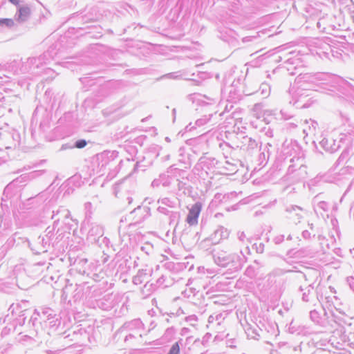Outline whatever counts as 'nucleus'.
Segmentation results:
<instances>
[{
  "label": "nucleus",
  "instance_id": "obj_1",
  "mask_svg": "<svg viewBox=\"0 0 354 354\" xmlns=\"http://www.w3.org/2000/svg\"><path fill=\"white\" fill-rule=\"evenodd\" d=\"M211 252L214 263L218 266L226 268L231 273L241 270L247 261V257L242 251L236 253L224 250L214 249L211 250Z\"/></svg>",
  "mask_w": 354,
  "mask_h": 354
},
{
  "label": "nucleus",
  "instance_id": "obj_2",
  "mask_svg": "<svg viewBox=\"0 0 354 354\" xmlns=\"http://www.w3.org/2000/svg\"><path fill=\"white\" fill-rule=\"evenodd\" d=\"M55 55V49L50 48L39 57H29L23 62L20 70L23 73L37 75L40 73V68L53 59Z\"/></svg>",
  "mask_w": 354,
  "mask_h": 354
},
{
  "label": "nucleus",
  "instance_id": "obj_3",
  "mask_svg": "<svg viewBox=\"0 0 354 354\" xmlns=\"http://www.w3.org/2000/svg\"><path fill=\"white\" fill-rule=\"evenodd\" d=\"M299 158H291L284 180L290 183H298L308 177L307 167Z\"/></svg>",
  "mask_w": 354,
  "mask_h": 354
},
{
  "label": "nucleus",
  "instance_id": "obj_4",
  "mask_svg": "<svg viewBox=\"0 0 354 354\" xmlns=\"http://www.w3.org/2000/svg\"><path fill=\"white\" fill-rule=\"evenodd\" d=\"M329 39L328 37L314 39L310 46L311 53L317 55L322 59H328L332 52L331 46L328 43Z\"/></svg>",
  "mask_w": 354,
  "mask_h": 354
},
{
  "label": "nucleus",
  "instance_id": "obj_5",
  "mask_svg": "<svg viewBox=\"0 0 354 354\" xmlns=\"http://www.w3.org/2000/svg\"><path fill=\"white\" fill-rule=\"evenodd\" d=\"M151 214V209L147 206L138 205L137 207L132 210L129 215V219L131 222L129 223L127 227L129 229H132L140 224H141L146 218Z\"/></svg>",
  "mask_w": 354,
  "mask_h": 354
},
{
  "label": "nucleus",
  "instance_id": "obj_6",
  "mask_svg": "<svg viewBox=\"0 0 354 354\" xmlns=\"http://www.w3.org/2000/svg\"><path fill=\"white\" fill-rule=\"evenodd\" d=\"M329 323L331 326H328V330L335 329L338 326L342 327L348 326L352 327L354 319L351 317L346 315L345 313L338 312V313H330Z\"/></svg>",
  "mask_w": 354,
  "mask_h": 354
},
{
  "label": "nucleus",
  "instance_id": "obj_7",
  "mask_svg": "<svg viewBox=\"0 0 354 354\" xmlns=\"http://www.w3.org/2000/svg\"><path fill=\"white\" fill-rule=\"evenodd\" d=\"M227 315L225 312H223L215 313L209 315L207 320V328L211 331L218 333L223 332L225 328L224 322Z\"/></svg>",
  "mask_w": 354,
  "mask_h": 354
},
{
  "label": "nucleus",
  "instance_id": "obj_8",
  "mask_svg": "<svg viewBox=\"0 0 354 354\" xmlns=\"http://www.w3.org/2000/svg\"><path fill=\"white\" fill-rule=\"evenodd\" d=\"M346 137V136L344 134H340L336 138L333 136H328L323 138L319 144L326 151L335 153L341 147V145L344 142Z\"/></svg>",
  "mask_w": 354,
  "mask_h": 354
},
{
  "label": "nucleus",
  "instance_id": "obj_9",
  "mask_svg": "<svg viewBox=\"0 0 354 354\" xmlns=\"http://www.w3.org/2000/svg\"><path fill=\"white\" fill-rule=\"evenodd\" d=\"M322 312L317 310H312L310 311V319L316 325L328 330V326H331L329 323L330 313L326 311L324 308H322Z\"/></svg>",
  "mask_w": 354,
  "mask_h": 354
},
{
  "label": "nucleus",
  "instance_id": "obj_10",
  "mask_svg": "<svg viewBox=\"0 0 354 354\" xmlns=\"http://www.w3.org/2000/svg\"><path fill=\"white\" fill-rule=\"evenodd\" d=\"M219 163V161L215 158L204 155L199 158L198 162L194 167V169L198 171V175L200 174L199 172L203 171L207 174L209 171H211L214 168L217 167V165Z\"/></svg>",
  "mask_w": 354,
  "mask_h": 354
},
{
  "label": "nucleus",
  "instance_id": "obj_11",
  "mask_svg": "<svg viewBox=\"0 0 354 354\" xmlns=\"http://www.w3.org/2000/svg\"><path fill=\"white\" fill-rule=\"evenodd\" d=\"M298 292L300 293L302 301L310 303L313 306L319 301L317 292L313 284L301 285Z\"/></svg>",
  "mask_w": 354,
  "mask_h": 354
},
{
  "label": "nucleus",
  "instance_id": "obj_12",
  "mask_svg": "<svg viewBox=\"0 0 354 354\" xmlns=\"http://www.w3.org/2000/svg\"><path fill=\"white\" fill-rule=\"evenodd\" d=\"M60 223V218H57L54 221L53 225L52 227H48L45 230V235L44 236L46 240H48L50 245L54 247L59 240L62 239V231L58 234L60 231L58 225Z\"/></svg>",
  "mask_w": 354,
  "mask_h": 354
},
{
  "label": "nucleus",
  "instance_id": "obj_13",
  "mask_svg": "<svg viewBox=\"0 0 354 354\" xmlns=\"http://www.w3.org/2000/svg\"><path fill=\"white\" fill-rule=\"evenodd\" d=\"M229 231L225 228L224 227H219L216 230H215L214 233L211 236V237L205 239L201 243V247L205 248L206 246H208L212 244H217L222 239H225L229 236Z\"/></svg>",
  "mask_w": 354,
  "mask_h": 354
},
{
  "label": "nucleus",
  "instance_id": "obj_14",
  "mask_svg": "<svg viewBox=\"0 0 354 354\" xmlns=\"http://www.w3.org/2000/svg\"><path fill=\"white\" fill-rule=\"evenodd\" d=\"M118 298L113 294L104 295L102 299L96 301L97 306L103 310H111L118 304Z\"/></svg>",
  "mask_w": 354,
  "mask_h": 354
},
{
  "label": "nucleus",
  "instance_id": "obj_15",
  "mask_svg": "<svg viewBox=\"0 0 354 354\" xmlns=\"http://www.w3.org/2000/svg\"><path fill=\"white\" fill-rule=\"evenodd\" d=\"M50 245L48 240L43 236H39L35 243H31L30 250L34 254H39L48 252Z\"/></svg>",
  "mask_w": 354,
  "mask_h": 354
},
{
  "label": "nucleus",
  "instance_id": "obj_16",
  "mask_svg": "<svg viewBox=\"0 0 354 354\" xmlns=\"http://www.w3.org/2000/svg\"><path fill=\"white\" fill-rule=\"evenodd\" d=\"M104 229L102 226L97 223H91L87 234V239L91 243L100 242L101 237L103 236Z\"/></svg>",
  "mask_w": 354,
  "mask_h": 354
},
{
  "label": "nucleus",
  "instance_id": "obj_17",
  "mask_svg": "<svg viewBox=\"0 0 354 354\" xmlns=\"http://www.w3.org/2000/svg\"><path fill=\"white\" fill-rule=\"evenodd\" d=\"M153 274V269L145 266L139 269L136 275L133 277L132 282L134 285H140L144 282L149 281V277Z\"/></svg>",
  "mask_w": 354,
  "mask_h": 354
},
{
  "label": "nucleus",
  "instance_id": "obj_18",
  "mask_svg": "<svg viewBox=\"0 0 354 354\" xmlns=\"http://www.w3.org/2000/svg\"><path fill=\"white\" fill-rule=\"evenodd\" d=\"M236 148H240L244 151L252 153L254 150L258 148V142L248 136H242L240 144L235 146Z\"/></svg>",
  "mask_w": 354,
  "mask_h": 354
},
{
  "label": "nucleus",
  "instance_id": "obj_19",
  "mask_svg": "<svg viewBox=\"0 0 354 354\" xmlns=\"http://www.w3.org/2000/svg\"><path fill=\"white\" fill-rule=\"evenodd\" d=\"M201 209V203L196 202L189 209V212L186 218V221L189 225H195L198 223V218Z\"/></svg>",
  "mask_w": 354,
  "mask_h": 354
},
{
  "label": "nucleus",
  "instance_id": "obj_20",
  "mask_svg": "<svg viewBox=\"0 0 354 354\" xmlns=\"http://www.w3.org/2000/svg\"><path fill=\"white\" fill-rule=\"evenodd\" d=\"M6 245L8 247H13L14 245H23L26 246L30 249L31 243L28 239L24 236H20L19 233L16 232L12 234L6 241Z\"/></svg>",
  "mask_w": 354,
  "mask_h": 354
},
{
  "label": "nucleus",
  "instance_id": "obj_21",
  "mask_svg": "<svg viewBox=\"0 0 354 354\" xmlns=\"http://www.w3.org/2000/svg\"><path fill=\"white\" fill-rule=\"evenodd\" d=\"M286 212L288 214V217L292 219L295 223H299L303 218L304 209L297 205H290L286 207Z\"/></svg>",
  "mask_w": 354,
  "mask_h": 354
},
{
  "label": "nucleus",
  "instance_id": "obj_22",
  "mask_svg": "<svg viewBox=\"0 0 354 354\" xmlns=\"http://www.w3.org/2000/svg\"><path fill=\"white\" fill-rule=\"evenodd\" d=\"M12 315H16L18 317L16 318V322L19 325H23L25 323L27 315L29 311L27 309L22 310L21 306L19 304H12L9 308Z\"/></svg>",
  "mask_w": 354,
  "mask_h": 354
},
{
  "label": "nucleus",
  "instance_id": "obj_23",
  "mask_svg": "<svg viewBox=\"0 0 354 354\" xmlns=\"http://www.w3.org/2000/svg\"><path fill=\"white\" fill-rule=\"evenodd\" d=\"M53 213L52 218L54 219V221L60 218V221L66 225H70L69 221H73L71 218L69 210L64 207H59L57 211H53Z\"/></svg>",
  "mask_w": 354,
  "mask_h": 354
},
{
  "label": "nucleus",
  "instance_id": "obj_24",
  "mask_svg": "<svg viewBox=\"0 0 354 354\" xmlns=\"http://www.w3.org/2000/svg\"><path fill=\"white\" fill-rule=\"evenodd\" d=\"M18 180H14L4 188L2 201H6L16 195L18 192Z\"/></svg>",
  "mask_w": 354,
  "mask_h": 354
},
{
  "label": "nucleus",
  "instance_id": "obj_25",
  "mask_svg": "<svg viewBox=\"0 0 354 354\" xmlns=\"http://www.w3.org/2000/svg\"><path fill=\"white\" fill-rule=\"evenodd\" d=\"M284 271L281 269H275L271 273L268 275V281L271 286H275L278 287L277 283L280 285L283 283V280L280 277L284 274Z\"/></svg>",
  "mask_w": 354,
  "mask_h": 354
},
{
  "label": "nucleus",
  "instance_id": "obj_26",
  "mask_svg": "<svg viewBox=\"0 0 354 354\" xmlns=\"http://www.w3.org/2000/svg\"><path fill=\"white\" fill-rule=\"evenodd\" d=\"M122 328L127 331H136L141 333L143 330V324L140 319H135L124 323L122 326Z\"/></svg>",
  "mask_w": 354,
  "mask_h": 354
},
{
  "label": "nucleus",
  "instance_id": "obj_27",
  "mask_svg": "<svg viewBox=\"0 0 354 354\" xmlns=\"http://www.w3.org/2000/svg\"><path fill=\"white\" fill-rule=\"evenodd\" d=\"M12 225L11 221L0 214V236L8 234L12 230Z\"/></svg>",
  "mask_w": 354,
  "mask_h": 354
},
{
  "label": "nucleus",
  "instance_id": "obj_28",
  "mask_svg": "<svg viewBox=\"0 0 354 354\" xmlns=\"http://www.w3.org/2000/svg\"><path fill=\"white\" fill-rule=\"evenodd\" d=\"M73 339L80 343L85 344L86 342H91L89 334L82 328L73 330Z\"/></svg>",
  "mask_w": 354,
  "mask_h": 354
},
{
  "label": "nucleus",
  "instance_id": "obj_29",
  "mask_svg": "<svg viewBox=\"0 0 354 354\" xmlns=\"http://www.w3.org/2000/svg\"><path fill=\"white\" fill-rule=\"evenodd\" d=\"M87 262L88 261L86 259H80L76 260L74 263L75 271L82 275H90V270L86 268Z\"/></svg>",
  "mask_w": 354,
  "mask_h": 354
},
{
  "label": "nucleus",
  "instance_id": "obj_30",
  "mask_svg": "<svg viewBox=\"0 0 354 354\" xmlns=\"http://www.w3.org/2000/svg\"><path fill=\"white\" fill-rule=\"evenodd\" d=\"M157 288H166L173 283V280L168 272L162 273L154 282Z\"/></svg>",
  "mask_w": 354,
  "mask_h": 354
},
{
  "label": "nucleus",
  "instance_id": "obj_31",
  "mask_svg": "<svg viewBox=\"0 0 354 354\" xmlns=\"http://www.w3.org/2000/svg\"><path fill=\"white\" fill-rule=\"evenodd\" d=\"M30 8L28 6H21L16 14L17 19L20 22L26 21L30 16Z\"/></svg>",
  "mask_w": 354,
  "mask_h": 354
},
{
  "label": "nucleus",
  "instance_id": "obj_32",
  "mask_svg": "<svg viewBox=\"0 0 354 354\" xmlns=\"http://www.w3.org/2000/svg\"><path fill=\"white\" fill-rule=\"evenodd\" d=\"M329 77L326 73H316L309 75L307 80L315 84H326Z\"/></svg>",
  "mask_w": 354,
  "mask_h": 354
},
{
  "label": "nucleus",
  "instance_id": "obj_33",
  "mask_svg": "<svg viewBox=\"0 0 354 354\" xmlns=\"http://www.w3.org/2000/svg\"><path fill=\"white\" fill-rule=\"evenodd\" d=\"M158 289L154 282L147 281L142 288L140 292L143 297L146 298L153 294Z\"/></svg>",
  "mask_w": 354,
  "mask_h": 354
},
{
  "label": "nucleus",
  "instance_id": "obj_34",
  "mask_svg": "<svg viewBox=\"0 0 354 354\" xmlns=\"http://www.w3.org/2000/svg\"><path fill=\"white\" fill-rule=\"evenodd\" d=\"M94 270L90 271V275L88 277L91 278L95 281H100L102 279H104V277L106 276V274L102 271L101 268H99L98 266H93Z\"/></svg>",
  "mask_w": 354,
  "mask_h": 354
},
{
  "label": "nucleus",
  "instance_id": "obj_35",
  "mask_svg": "<svg viewBox=\"0 0 354 354\" xmlns=\"http://www.w3.org/2000/svg\"><path fill=\"white\" fill-rule=\"evenodd\" d=\"M54 314V310L50 308H44L41 311L35 310V315L39 316V319L44 322H47L48 319L50 318Z\"/></svg>",
  "mask_w": 354,
  "mask_h": 354
},
{
  "label": "nucleus",
  "instance_id": "obj_36",
  "mask_svg": "<svg viewBox=\"0 0 354 354\" xmlns=\"http://www.w3.org/2000/svg\"><path fill=\"white\" fill-rule=\"evenodd\" d=\"M261 331H262V330L258 326H252L251 325H249L245 328V333L248 337L253 339H259L261 337L259 333Z\"/></svg>",
  "mask_w": 354,
  "mask_h": 354
},
{
  "label": "nucleus",
  "instance_id": "obj_37",
  "mask_svg": "<svg viewBox=\"0 0 354 354\" xmlns=\"http://www.w3.org/2000/svg\"><path fill=\"white\" fill-rule=\"evenodd\" d=\"M128 260L121 257L120 254H116L115 258L112 260L111 264L114 265V266H118L117 269V272L119 271H124V267L127 266V262Z\"/></svg>",
  "mask_w": 354,
  "mask_h": 354
},
{
  "label": "nucleus",
  "instance_id": "obj_38",
  "mask_svg": "<svg viewBox=\"0 0 354 354\" xmlns=\"http://www.w3.org/2000/svg\"><path fill=\"white\" fill-rule=\"evenodd\" d=\"M192 142H194L192 151L196 154H198L201 152L203 153L207 149V143L205 142H201L200 139H195Z\"/></svg>",
  "mask_w": 354,
  "mask_h": 354
},
{
  "label": "nucleus",
  "instance_id": "obj_39",
  "mask_svg": "<svg viewBox=\"0 0 354 354\" xmlns=\"http://www.w3.org/2000/svg\"><path fill=\"white\" fill-rule=\"evenodd\" d=\"M169 220V225L171 227H174L175 229L180 219V213L178 211L173 210L169 216H167Z\"/></svg>",
  "mask_w": 354,
  "mask_h": 354
},
{
  "label": "nucleus",
  "instance_id": "obj_40",
  "mask_svg": "<svg viewBox=\"0 0 354 354\" xmlns=\"http://www.w3.org/2000/svg\"><path fill=\"white\" fill-rule=\"evenodd\" d=\"M50 328L57 330L61 326L62 321L59 315L54 314L50 318L48 319L47 322Z\"/></svg>",
  "mask_w": 354,
  "mask_h": 354
},
{
  "label": "nucleus",
  "instance_id": "obj_41",
  "mask_svg": "<svg viewBox=\"0 0 354 354\" xmlns=\"http://www.w3.org/2000/svg\"><path fill=\"white\" fill-rule=\"evenodd\" d=\"M173 167L174 166H171L168 169L167 174H162L160 175L162 185L165 187H168L171 185V182H172L173 179H172L171 176H170L168 174L171 171V170L173 169Z\"/></svg>",
  "mask_w": 354,
  "mask_h": 354
},
{
  "label": "nucleus",
  "instance_id": "obj_42",
  "mask_svg": "<svg viewBox=\"0 0 354 354\" xmlns=\"http://www.w3.org/2000/svg\"><path fill=\"white\" fill-rule=\"evenodd\" d=\"M158 203H160L162 206L169 208H176V202L169 197L160 198L157 201Z\"/></svg>",
  "mask_w": 354,
  "mask_h": 354
},
{
  "label": "nucleus",
  "instance_id": "obj_43",
  "mask_svg": "<svg viewBox=\"0 0 354 354\" xmlns=\"http://www.w3.org/2000/svg\"><path fill=\"white\" fill-rule=\"evenodd\" d=\"M257 93L261 95L263 98H266L270 95V86L266 83L261 84L259 89L257 91Z\"/></svg>",
  "mask_w": 354,
  "mask_h": 354
},
{
  "label": "nucleus",
  "instance_id": "obj_44",
  "mask_svg": "<svg viewBox=\"0 0 354 354\" xmlns=\"http://www.w3.org/2000/svg\"><path fill=\"white\" fill-rule=\"evenodd\" d=\"M263 104L262 103L255 104L252 109L253 115L258 119L261 118L263 115Z\"/></svg>",
  "mask_w": 354,
  "mask_h": 354
},
{
  "label": "nucleus",
  "instance_id": "obj_45",
  "mask_svg": "<svg viewBox=\"0 0 354 354\" xmlns=\"http://www.w3.org/2000/svg\"><path fill=\"white\" fill-rule=\"evenodd\" d=\"M245 275L250 279L254 278L257 275L255 268L253 266H248L245 270Z\"/></svg>",
  "mask_w": 354,
  "mask_h": 354
},
{
  "label": "nucleus",
  "instance_id": "obj_46",
  "mask_svg": "<svg viewBox=\"0 0 354 354\" xmlns=\"http://www.w3.org/2000/svg\"><path fill=\"white\" fill-rule=\"evenodd\" d=\"M212 114H209V115H204L201 118L198 119L196 121V125L198 127H201L206 124L207 122H209L212 117Z\"/></svg>",
  "mask_w": 354,
  "mask_h": 354
},
{
  "label": "nucleus",
  "instance_id": "obj_47",
  "mask_svg": "<svg viewBox=\"0 0 354 354\" xmlns=\"http://www.w3.org/2000/svg\"><path fill=\"white\" fill-rule=\"evenodd\" d=\"M180 344H181V339L175 342L171 347L167 354H179Z\"/></svg>",
  "mask_w": 354,
  "mask_h": 354
},
{
  "label": "nucleus",
  "instance_id": "obj_48",
  "mask_svg": "<svg viewBox=\"0 0 354 354\" xmlns=\"http://www.w3.org/2000/svg\"><path fill=\"white\" fill-rule=\"evenodd\" d=\"M15 22L12 19H1L0 18V26L11 28L14 26Z\"/></svg>",
  "mask_w": 354,
  "mask_h": 354
},
{
  "label": "nucleus",
  "instance_id": "obj_49",
  "mask_svg": "<svg viewBox=\"0 0 354 354\" xmlns=\"http://www.w3.org/2000/svg\"><path fill=\"white\" fill-rule=\"evenodd\" d=\"M45 172H46V170H44V169L35 170V171L30 172L28 174V178L33 179V178H37V177L43 175Z\"/></svg>",
  "mask_w": 354,
  "mask_h": 354
},
{
  "label": "nucleus",
  "instance_id": "obj_50",
  "mask_svg": "<svg viewBox=\"0 0 354 354\" xmlns=\"http://www.w3.org/2000/svg\"><path fill=\"white\" fill-rule=\"evenodd\" d=\"M47 199L46 194L45 192H41L37 194L35 197H32L28 199L29 201L37 200L39 201H45Z\"/></svg>",
  "mask_w": 354,
  "mask_h": 354
},
{
  "label": "nucleus",
  "instance_id": "obj_51",
  "mask_svg": "<svg viewBox=\"0 0 354 354\" xmlns=\"http://www.w3.org/2000/svg\"><path fill=\"white\" fill-rule=\"evenodd\" d=\"M157 212L160 214L165 215L167 216H169V214L171 213L173 210L169 209L167 207L164 206H159L156 209Z\"/></svg>",
  "mask_w": 354,
  "mask_h": 354
},
{
  "label": "nucleus",
  "instance_id": "obj_52",
  "mask_svg": "<svg viewBox=\"0 0 354 354\" xmlns=\"http://www.w3.org/2000/svg\"><path fill=\"white\" fill-rule=\"evenodd\" d=\"M141 337V333H138L136 331H129V333L125 336L124 341L127 342L128 340L136 338V337Z\"/></svg>",
  "mask_w": 354,
  "mask_h": 354
},
{
  "label": "nucleus",
  "instance_id": "obj_53",
  "mask_svg": "<svg viewBox=\"0 0 354 354\" xmlns=\"http://www.w3.org/2000/svg\"><path fill=\"white\" fill-rule=\"evenodd\" d=\"M186 322H189L191 326H196L198 322V317L195 315H192L185 317Z\"/></svg>",
  "mask_w": 354,
  "mask_h": 354
},
{
  "label": "nucleus",
  "instance_id": "obj_54",
  "mask_svg": "<svg viewBox=\"0 0 354 354\" xmlns=\"http://www.w3.org/2000/svg\"><path fill=\"white\" fill-rule=\"evenodd\" d=\"M178 189L179 191H182L183 190L184 194H186V192H185L186 190L189 192V186H187L186 183H184V182L180 181V180H178Z\"/></svg>",
  "mask_w": 354,
  "mask_h": 354
},
{
  "label": "nucleus",
  "instance_id": "obj_55",
  "mask_svg": "<svg viewBox=\"0 0 354 354\" xmlns=\"http://www.w3.org/2000/svg\"><path fill=\"white\" fill-rule=\"evenodd\" d=\"M87 142L84 139H80L75 142L74 147L77 149H82L86 147Z\"/></svg>",
  "mask_w": 354,
  "mask_h": 354
},
{
  "label": "nucleus",
  "instance_id": "obj_56",
  "mask_svg": "<svg viewBox=\"0 0 354 354\" xmlns=\"http://www.w3.org/2000/svg\"><path fill=\"white\" fill-rule=\"evenodd\" d=\"M317 207L324 212H327L329 208V205L325 201H319L317 203Z\"/></svg>",
  "mask_w": 354,
  "mask_h": 354
},
{
  "label": "nucleus",
  "instance_id": "obj_57",
  "mask_svg": "<svg viewBox=\"0 0 354 354\" xmlns=\"http://www.w3.org/2000/svg\"><path fill=\"white\" fill-rule=\"evenodd\" d=\"M127 221L131 222V220L129 219V216H122L121 218L120 221V226L118 227V231H119L120 234H121L122 230L125 229V227H123L122 223L124 222H127Z\"/></svg>",
  "mask_w": 354,
  "mask_h": 354
},
{
  "label": "nucleus",
  "instance_id": "obj_58",
  "mask_svg": "<svg viewBox=\"0 0 354 354\" xmlns=\"http://www.w3.org/2000/svg\"><path fill=\"white\" fill-rule=\"evenodd\" d=\"M38 319H39V316H37L35 315V311L33 313V314L31 315L30 317V319L28 322V324H32V326L33 327H35L37 324V321H38Z\"/></svg>",
  "mask_w": 354,
  "mask_h": 354
},
{
  "label": "nucleus",
  "instance_id": "obj_59",
  "mask_svg": "<svg viewBox=\"0 0 354 354\" xmlns=\"http://www.w3.org/2000/svg\"><path fill=\"white\" fill-rule=\"evenodd\" d=\"M127 312V308L124 305V304H122V306H121V308L120 309L119 313H117V310L116 309L115 310V315L117 316V317H120L122 315H125Z\"/></svg>",
  "mask_w": 354,
  "mask_h": 354
},
{
  "label": "nucleus",
  "instance_id": "obj_60",
  "mask_svg": "<svg viewBox=\"0 0 354 354\" xmlns=\"http://www.w3.org/2000/svg\"><path fill=\"white\" fill-rule=\"evenodd\" d=\"M346 282L351 290L354 292V274L346 278Z\"/></svg>",
  "mask_w": 354,
  "mask_h": 354
},
{
  "label": "nucleus",
  "instance_id": "obj_61",
  "mask_svg": "<svg viewBox=\"0 0 354 354\" xmlns=\"http://www.w3.org/2000/svg\"><path fill=\"white\" fill-rule=\"evenodd\" d=\"M253 247H254V248H255L256 251H257V252H258V253L261 254V253H263V251H264V244H263V243H254V244L253 245Z\"/></svg>",
  "mask_w": 354,
  "mask_h": 354
},
{
  "label": "nucleus",
  "instance_id": "obj_62",
  "mask_svg": "<svg viewBox=\"0 0 354 354\" xmlns=\"http://www.w3.org/2000/svg\"><path fill=\"white\" fill-rule=\"evenodd\" d=\"M164 267L165 269L169 270V271H174L176 270V265L173 262H167L165 263Z\"/></svg>",
  "mask_w": 354,
  "mask_h": 354
},
{
  "label": "nucleus",
  "instance_id": "obj_63",
  "mask_svg": "<svg viewBox=\"0 0 354 354\" xmlns=\"http://www.w3.org/2000/svg\"><path fill=\"white\" fill-rule=\"evenodd\" d=\"M283 240H284V235L280 234V235L275 236L273 239V242L276 245H279V244L281 243L283 241Z\"/></svg>",
  "mask_w": 354,
  "mask_h": 354
},
{
  "label": "nucleus",
  "instance_id": "obj_64",
  "mask_svg": "<svg viewBox=\"0 0 354 354\" xmlns=\"http://www.w3.org/2000/svg\"><path fill=\"white\" fill-rule=\"evenodd\" d=\"M258 37V35H250V36H246L242 39V41L243 43L252 41L253 40L256 39Z\"/></svg>",
  "mask_w": 354,
  "mask_h": 354
}]
</instances>
